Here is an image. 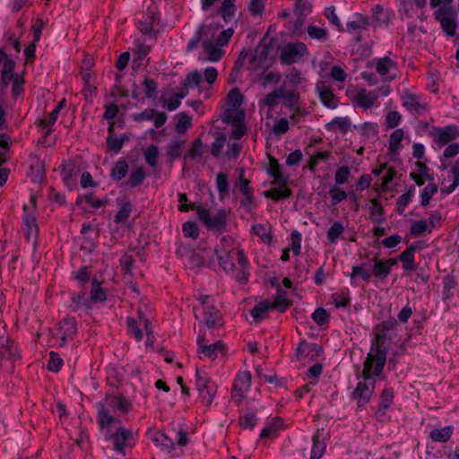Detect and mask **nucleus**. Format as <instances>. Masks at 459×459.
Masks as SVG:
<instances>
[{"label": "nucleus", "mask_w": 459, "mask_h": 459, "mask_svg": "<svg viewBox=\"0 0 459 459\" xmlns=\"http://www.w3.org/2000/svg\"><path fill=\"white\" fill-rule=\"evenodd\" d=\"M270 301L272 302V309H279L281 312H284L290 307V302L286 298V293L281 292L280 290H278V294L274 296L273 299Z\"/></svg>", "instance_id": "nucleus-52"}, {"label": "nucleus", "mask_w": 459, "mask_h": 459, "mask_svg": "<svg viewBox=\"0 0 459 459\" xmlns=\"http://www.w3.org/2000/svg\"><path fill=\"white\" fill-rule=\"evenodd\" d=\"M95 406L97 408V422L100 427L101 429L109 427L115 420V418L109 413V411L104 403L99 402Z\"/></svg>", "instance_id": "nucleus-28"}, {"label": "nucleus", "mask_w": 459, "mask_h": 459, "mask_svg": "<svg viewBox=\"0 0 459 459\" xmlns=\"http://www.w3.org/2000/svg\"><path fill=\"white\" fill-rule=\"evenodd\" d=\"M145 177L144 169L142 167H139L130 173L127 184L132 187H136L142 185Z\"/></svg>", "instance_id": "nucleus-56"}, {"label": "nucleus", "mask_w": 459, "mask_h": 459, "mask_svg": "<svg viewBox=\"0 0 459 459\" xmlns=\"http://www.w3.org/2000/svg\"><path fill=\"white\" fill-rule=\"evenodd\" d=\"M401 101L403 106L414 116H424L429 111V103L426 99L408 90L403 92Z\"/></svg>", "instance_id": "nucleus-9"}, {"label": "nucleus", "mask_w": 459, "mask_h": 459, "mask_svg": "<svg viewBox=\"0 0 459 459\" xmlns=\"http://www.w3.org/2000/svg\"><path fill=\"white\" fill-rule=\"evenodd\" d=\"M218 263L220 266L223 269V271L228 274H232L234 277L238 271V267L237 268L236 257H232L231 254L228 255H216Z\"/></svg>", "instance_id": "nucleus-30"}, {"label": "nucleus", "mask_w": 459, "mask_h": 459, "mask_svg": "<svg viewBox=\"0 0 459 459\" xmlns=\"http://www.w3.org/2000/svg\"><path fill=\"white\" fill-rule=\"evenodd\" d=\"M307 52L304 43L297 42L284 46L281 51L280 58L283 65L297 63Z\"/></svg>", "instance_id": "nucleus-13"}, {"label": "nucleus", "mask_w": 459, "mask_h": 459, "mask_svg": "<svg viewBox=\"0 0 459 459\" xmlns=\"http://www.w3.org/2000/svg\"><path fill=\"white\" fill-rule=\"evenodd\" d=\"M232 131L231 136L238 140L246 134V126L244 125V113L237 112L232 119Z\"/></svg>", "instance_id": "nucleus-37"}, {"label": "nucleus", "mask_w": 459, "mask_h": 459, "mask_svg": "<svg viewBox=\"0 0 459 459\" xmlns=\"http://www.w3.org/2000/svg\"><path fill=\"white\" fill-rule=\"evenodd\" d=\"M248 60L250 70H266L272 65L269 57V49L265 46H257L254 50H242L235 63L234 67L239 69Z\"/></svg>", "instance_id": "nucleus-4"}, {"label": "nucleus", "mask_w": 459, "mask_h": 459, "mask_svg": "<svg viewBox=\"0 0 459 459\" xmlns=\"http://www.w3.org/2000/svg\"><path fill=\"white\" fill-rule=\"evenodd\" d=\"M196 342L198 345L197 352L200 354L201 359L203 355L211 360H214L218 354L224 351V343L221 341L211 344H204V336L201 333L198 334Z\"/></svg>", "instance_id": "nucleus-15"}, {"label": "nucleus", "mask_w": 459, "mask_h": 459, "mask_svg": "<svg viewBox=\"0 0 459 459\" xmlns=\"http://www.w3.org/2000/svg\"><path fill=\"white\" fill-rule=\"evenodd\" d=\"M134 439L133 432L125 428H119L113 435L112 440L114 443V449L119 453L125 454V447L129 446Z\"/></svg>", "instance_id": "nucleus-18"}, {"label": "nucleus", "mask_w": 459, "mask_h": 459, "mask_svg": "<svg viewBox=\"0 0 459 459\" xmlns=\"http://www.w3.org/2000/svg\"><path fill=\"white\" fill-rule=\"evenodd\" d=\"M0 352L4 357L15 358L18 351L13 342L5 336V325L0 321Z\"/></svg>", "instance_id": "nucleus-22"}, {"label": "nucleus", "mask_w": 459, "mask_h": 459, "mask_svg": "<svg viewBox=\"0 0 459 459\" xmlns=\"http://www.w3.org/2000/svg\"><path fill=\"white\" fill-rule=\"evenodd\" d=\"M343 232V225L339 221H334L327 230V238L331 243H336Z\"/></svg>", "instance_id": "nucleus-54"}, {"label": "nucleus", "mask_w": 459, "mask_h": 459, "mask_svg": "<svg viewBox=\"0 0 459 459\" xmlns=\"http://www.w3.org/2000/svg\"><path fill=\"white\" fill-rule=\"evenodd\" d=\"M372 271L375 278L381 281L385 280L390 274L388 267L385 266V263L382 260H378L377 258L374 259Z\"/></svg>", "instance_id": "nucleus-55"}, {"label": "nucleus", "mask_w": 459, "mask_h": 459, "mask_svg": "<svg viewBox=\"0 0 459 459\" xmlns=\"http://www.w3.org/2000/svg\"><path fill=\"white\" fill-rule=\"evenodd\" d=\"M221 46H218L217 43L211 39L204 40L203 42V48L204 52L207 54V57L205 60L211 62L219 61L223 54V51L220 48Z\"/></svg>", "instance_id": "nucleus-29"}, {"label": "nucleus", "mask_w": 459, "mask_h": 459, "mask_svg": "<svg viewBox=\"0 0 459 459\" xmlns=\"http://www.w3.org/2000/svg\"><path fill=\"white\" fill-rule=\"evenodd\" d=\"M235 9L233 0H223L219 9V13L225 22H229L232 20L235 14Z\"/></svg>", "instance_id": "nucleus-47"}, {"label": "nucleus", "mask_w": 459, "mask_h": 459, "mask_svg": "<svg viewBox=\"0 0 459 459\" xmlns=\"http://www.w3.org/2000/svg\"><path fill=\"white\" fill-rule=\"evenodd\" d=\"M118 211L114 217V222L116 224H124L127 221L133 211V205L128 201L117 200Z\"/></svg>", "instance_id": "nucleus-32"}, {"label": "nucleus", "mask_w": 459, "mask_h": 459, "mask_svg": "<svg viewBox=\"0 0 459 459\" xmlns=\"http://www.w3.org/2000/svg\"><path fill=\"white\" fill-rule=\"evenodd\" d=\"M243 101V95L238 88L230 91L227 97V104L232 109H238Z\"/></svg>", "instance_id": "nucleus-50"}, {"label": "nucleus", "mask_w": 459, "mask_h": 459, "mask_svg": "<svg viewBox=\"0 0 459 459\" xmlns=\"http://www.w3.org/2000/svg\"><path fill=\"white\" fill-rule=\"evenodd\" d=\"M58 332L60 334V346L65 344L67 340H72L77 333L76 322L74 318H64L58 324Z\"/></svg>", "instance_id": "nucleus-20"}, {"label": "nucleus", "mask_w": 459, "mask_h": 459, "mask_svg": "<svg viewBox=\"0 0 459 459\" xmlns=\"http://www.w3.org/2000/svg\"><path fill=\"white\" fill-rule=\"evenodd\" d=\"M311 317L317 325L322 326L329 322L330 315L325 308L319 307L312 313Z\"/></svg>", "instance_id": "nucleus-64"}, {"label": "nucleus", "mask_w": 459, "mask_h": 459, "mask_svg": "<svg viewBox=\"0 0 459 459\" xmlns=\"http://www.w3.org/2000/svg\"><path fill=\"white\" fill-rule=\"evenodd\" d=\"M452 3L453 0H430V5L437 8L435 12V17L440 22L447 36H454L457 27L456 13L452 7Z\"/></svg>", "instance_id": "nucleus-5"}, {"label": "nucleus", "mask_w": 459, "mask_h": 459, "mask_svg": "<svg viewBox=\"0 0 459 459\" xmlns=\"http://www.w3.org/2000/svg\"><path fill=\"white\" fill-rule=\"evenodd\" d=\"M150 321L147 318H144L142 314L138 315L137 318L128 317L127 318V331L128 333L131 334L137 342L142 341L143 328L145 329L147 335L152 333V329L150 327Z\"/></svg>", "instance_id": "nucleus-14"}, {"label": "nucleus", "mask_w": 459, "mask_h": 459, "mask_svg": "<svg viewBox=\"0 0 459 459\" xmlns=\"http://www.w3.org/2000/svg\"><path fill=\"white\" fill-rule=\"evenodd\" d=\"M404 137V132L402 128L395 129L389 137V150L391 153H397L401 149V143Z\"/></svg>", "instance_id": "nucleus-46"}, {"label": "nucleus", "mask_w": 459, "mask_h": 459, "mask_svg": "<svg viewBox=\"0 0 459 459\" xmlns=\"http://www.w3.org/2000/svg\"><path fill=\"white\" fill-rule=\"evenodd\" d=\"M160 15L158 8L151 5L146 9L141 20L138 21V29L143 35L156 37L160 31Z\"/></svg>", "instance_id": "nucleus-10"}, {"label": "nucleus", "mask_w": 459, "mask_h": 459, "mask_svg": "<svg viewBox=\"0 0 459 459\" xmlns=\"http://www.w3.org/2000/svg\"><path fill=\"white\" fill-rule=\"evenodd\" d=\"M196 214L198 220L209 231L221 232L227 226V213L223 209H219L214 214H212L209 210L198 206Z\"/></svg>", "instance_id": "nucleus-7"}, {"label": "nucleus", "mask_w": 459, "mask_h": 459, "mask_svg": "<svg viewBox=\"0 0 459 459\" xmlns=\"http://www.w3.org/2000/svg\"><path fill=\"white\" fill-rule=\"evenodd\" d=\"M267 172L272 178H273V181L272 182L273 185H287L288 177L282 174L281 165L273 157L269 159Z\"/></svg>", "instance_id": "nucleus-24"}, {"label": "nucleus", "mask_w": 459, "mask_h": 459, "mask_svg": "<svg viewBox=\"0 0 459 459\" xmlns=\"http://www.w3.org/2000/svg\"><path fill=\"white\" fill-rule=\"evenodd\" d=\"M453 433L451 427L446 426L442 429H435L429 432V437L434 442L445 443L449 440Z\"/></svg>", "instance_id": "nucleus-44"}, {"label": "nucleus", "mask_w": 459, "mask_h": 459, "mask_svg": "<svg viewBox=\"0 0 459 459\" xmlns=\"http://www.w3.org/2000/svg\"><path fill=\"white\" fill-rule=\"evenodd\" d=\"M351 126L348 117H336L325 125V129L333 133L346 134Z\"/></svg>", "instance_id": "nucleus-26"}, {"label": "nucleus", "mask_w": 459, "mask_h": 459, "mask_svg": "<svg viewBox=\"0 0 459 459\" xmlns=\"http://www.w3.org/2000/svg\"><path fill=\"white\" fill-rule=\"evenodd\" d=\"M332 299L336 307H346L351 303V292L349 289H342L332 294Z\"/></svg>", "instance_id": "nucleus-41"}, {"label": "nucleus", "mask_w": 459, "mask_h": 459, "mask_svg": "<svg viewBox=\"0 0 459 459\" xmlns=\"http://www.w3.org/2000/svg\"><path fill=\"white\" fill-rule=\"evenodd\" d=\"M456 133L457 127L455 126H434L429 132L434 140L442 146L450 143L456 136Z\"/></svg>", "instance_id": "nucleus-17"}, {"label": "nucleus", "mask_w": 459, "mask_h": 459, "mask_svg": "<svg viewBox=\"0 0 459 459\" xmlns=\"http://www.w3.org/2000/svg\"><path fill=\"white\" fill-rule=\"evenodd\" d=\"M313 446L311 449L310 459H321L325 452V444L320 440L318 436H313Z\"/></svg>", "instance_id": "nucleus-51"}, {"label": "nucleus", "mask_w": 459, "mask_h": 459, "mask_svg": "<svg viewBox=\"0 0 459 459\" xmlns=\"http://www.w3.org/2000/svg\"><path fill=\"white\" fill-rule=\"evenodd\" d=\"M65 105V100H62L56 108L51 111L48 117H45L41 120L40 124L44 128H47L45 132V136H48L51 133V127L55 125L56 121L58 118L59 113L61 109Z\"/></svg>", "instance_id": "nucleus-31"}, {"label": "nucleus", "mask_w": 459, "mask_h": 459, "mask_svg": "<svg viewBox=\"0 0 459 459\" xmlns=\"http://www.w3.org/2000/svg\"><path fill=\"white\" fill-rule=\"evenodd\" d=\"M282 425L281 418H274L271 423L264 426L260 433V438H272L276 436L277 431Z\"/></svg>", "instance_id": "nucleus-43"}, {"label": "nucleus", "mask_w": 459, "mask_h": 459, "mask_svg": "<svg viewBox=\"0 0 459 459\" xmlns=\"http://www.w3.org/2000/svg\"><path fill=\"white\" fill-rule=\"evenodd\" d=\"M192 119L191 117L188 116L185 112H181L178 114V120L176 124V131L178 134H184L191 126Z\"/></svg>", "instance_id": "nucleus-62"}, {"label": "nucleus", "mask_w": 459, "mask_h": 459, "mask_svg": "<svg viewBox=\"0 0 459 459\" xmlns=\"http://www.w3.org/2000/svg\"><path fill=\"white\" fill-rule=\"evenodd\" d=\"M278 187H273L264 192V196L278 202L281 199L289 198L292 192L290 188L286 187V185H277Z\"/></svg>", "instance_id": "nucleus-35"}, {"label": "nucleus", "mask_w": 459, "mask_h": 459, "mask_svg": "<svg viewBox=\"0 0 459 459\" xmlns=\"http://www.w3.org/2000/svg\"><path fill=\"white\" fill-rule=\"evenodd\" d=\"M378 98L379 94L376 91H368L366 89H359L356 91L352 103L354 106L367 110L375 105Z\"/></svg>", "instance_id": "nucleus-16"}, {"label": "nucleus", "mask_w": 459, "mask_h": 459, "mask_svg": "<svg viewBox=\"0 0 459 459\" xmlns=\"http://www.w3.org/2000/svg\"><path fill=\"white\" fill-rule=\"evenodd\" d=\"M230 185L228 182L227 175L220 172L216 176V189L219 193V197L221 200H223L225 196L229 194Z\"/></svg>", "instance_id": "nucleus-48"}, {"label": "nucleus", "mask_w": 459, "mask_h": 459, "mask_svg": "<svg viewBox=\"0 0 459 459\" xmlns=\"http://www.w3.org/2000/svg\"><path fill=\"white\" fill-rule=\"evenodd\" d=\"M396 326L397 321L394 317H390L387 320L383 321L378 325L379 332L376 333L370 351L368 353L371 354L375 360H378V367H380L382 363L386 362V356L388 353L386 340H391L389 333L394 331Z\"/></svg>", "instance_id": "nucleus-3"}, {"label": "nucleus", "mask_w": 459, "mask_h": 459, "mask_svg": "<svg viewBox=\"0 0 459 459\" xmlns=\"http://www.w3.org/2000/svg\"><path fill=\"white\" fill-rule=\"evenodd\" d=\"M376 70L385 82H392L398 73V64L390 56L374 59Z\"/></svg>", "instance_id": "nucleus-12"}, {"label": "nucleus", "mask_w": 459, "mask_h": 459, "mask_svg": "<svg viewBox=\"0 0 459 459\" xmlns=\"http://www.w3.org/2000/svg\"><path fill=\"white\" fill-rule=\"evenodd\" d=\"M70 299V307L74 312H76L82 307L84 308V301L89 300L88 299L85 298L84 291L72 294Z\"/></svg>", "instance_id": "nucleus-59"}, {"label": "nucleus", "mask_w": 459, "mask_h": 459, "mask_svg": "<svg viewBox=\"0 0 459 459\" xmlns=\"http://www.w3.org/2000/svg\"><path fill=\"white\" fill-rule=\"evenodd\" d=\"M394 389L392 387H385L381 393L380 395V403L378 410L377 411V415L384 416L387 409L390 408L391 404L394 401Z\"/></svg>", "instance_id": "nucleus-33"}, {"label": "nucleus", "mask_w": 459, "mask_h": 459, "mask_svg": "<svg viewBox=\"0 0 459 459\" xmlns=\"http://www.w3.org/2000/svg\"><path fill=\"white\" fill-rule=\"evenodd\" d=\"M398 258L403 262V268L405 272H411L415 269L414 254L408 248L402 252Z\"/></svg>", "instance_id": "nucleus-49"}, {"label": "nucleus", "mask_w": 459, "mask_h": 459, "mask_svg": "<svg viewBox=\"0 0 459 459\" xmlns=\"http://www.w3.org/2000/svg\"><path fill=\"white\" fill-rule=\"evenodd\" d=\"M372 14L374 20L379 24L388 23L394 16V13L390 9L384 8L380 4H376L372 8Z\"/></svg>", "instance_id": "nucleus-38"}, {"label": "nucleus", "mask_w": 459, "mask_h": 459, "mask_svg": "<svg viewBox=\"0 0 459 459\" xmlns=\"http://www.w3.org/2000/svg\"><path fill=\"white\" fill-rule=\"evenodd\" d=\"M384 208L379 203L377 197L371 199L369 207V216L373 222L382 223L385 221Z\"/></svg>", "instance_id": "nucleus-40"}, {"label": "nucleus", "mask_w": 459, "mask_h": 459, "mask_svg": "<svg viewBox=\"0 0 459 459\" xmlns=\"http://www.w3.org/2000/svg\"><path fill=\"white\" fill-rule=\"evenodd\" d=\"M104 404L108 409L127 412L131 409V403L123 396L107 395Z\"/></svg>", "instance_id": "nucleus-25"}, {"label": "nucleus", "mask_w": 459, "mask_h": 459, "mask_svg": "<svg viewBox=\"0 0 459 459\" xmlns=\"http://www.w3.org/2000/svg\"><path fill=\"white\" fill-rule=\"evenodd\" d=\"M273 91L279 97L280 100H284V105L286 107H293L297 100V95L293 91H287L284 86H280L278 88H275Z\"/></svg>", "instance_id": "nucleus-45"}, {"label": "nucleus", "mask_w": 459, "mask_h": 459, "mask_svg": "<svg viewBox=\"0 0 459 459\" xmlns=\"http://www.w3.org/2000/svg\"><path fill=\"white\" fill-rule=\"evenodd\" d=\"M415 187L411 186L406 193L401 195L396 200L397 212L403 214L406 206L411 202L414 195Z\"/></svg>", "instance_id": "nucleus-53"}, {"label": "nucleus", "mask_w": 459, "mask_h": 459, "mask_svg": "<svg viewBox=\"0 0 459 459\" xmlns=\"http://www.w3.org/2000/svg\"><path fill=\"white\" fill-rule=\"evenodd\" d=\"M159 149L156 145L151 144L144 152V159L148 165L156 168L158 164Z\"/></svg>", "instance_id": "nucleus-58"}, {"label": "nucleus", "mask_w": 459, "mask_h": 459, "mask_svg": "<svg viewBox=\"0 0 459 459\" xmlns=\"http://www.w3.org/2000/svg\"><path fill=\"white\" fill-rule=\"evenodd\" d=\"M195 386L199 394L201 402L206 406H210L217 393V385L212 380L210 376L199 369L195 370Z\"/></svg>", "instance_id": "nucleus-8"}, {"label": "nucleus", "mask_w": 459, "mask_h": 459, "mask_svg": "<svg viewBox=\"0 0 459 459\" xmlns=\"http://www.w3.org/2000/svg\"><path fill=\"white\" fill-rule=\"evenodd\" d=\"M128 169L127 161L124 159H120L113 165L110 171V178L115 181H119L126 176Z\"/></svg>", "instance_id": "nucleus-39"}, {"label": "nucleus", "mask_w": 459, "mask_h": 459, "mask_svg": "<svg viewBox=\"0 0 459 459\" xmlns=\"http://www.w3.org/2000/svg\"><path fill=\"white\" fill-rule=\"evenodd\" d=\"M316 91L318 92L319 100L324 106L331 109L337 108L338 100L329 86L325 85L324 82L318 83L316 85Z\"/></svg>", "instance_id": "nucleus-23"}, {"label": "nucleus", "mask_w": 459, "mask_h": 459, "mask_svg": "<svg viewBox=\"0 0 459 459\" xmlns=\"http://www.w3.org/2000/svg\"><path fill=\"white\" fill-rule=\"evenodd\" d=\"M269 310H273L272 302L270 299H265L258 302L250 311V315L255 320H259L264 318Z\"/></svg>", "instance_id": "nucleus-42"}, {"label": "nucleus", "mask_w": 459, "mask_h": 459, "mask_svg": "<svg viewBox=\"0 0 459 459\" xmlns=\"http://www.w3.org/2000/svg\"><path fill=\"white\" fill-rule=\"evenodd\" d=\"M88 299L84 301L86 310L91 309L94 303L104 302L107 299V292L97 279H93L91 281V290Z\"/></svg>", "instance_id": "nucleus-19"}, {"label": "nucleus", "mask_w": 459, "mask_h": 459, "mask_svg": "<svg viewBox=\"0 0 459 459\" xmlns=\"http://www.w3.org/2000/svg\"><path fill=\"white\" fill-rule=\"evenodd\" d=\"M215 255H230L232 257H236L237 264L238 265V271L235 275V280L239 283H246L248 281V260L244 253V250L240 248L235 242L234 238L230 236H223L220 239V244L214 247Z\"/></svg>", "instance_id": "nucleus-2"}, {"label": "nucleus", "mask_w": 459, "mask_h": 459, "mask_svg": "<svg viewBox=\"0 0 459 459\" xmlns=\"http://www.w3.org/2000/svg\"><path fill=\"white\" fill-rule=\"evenodd\" d=\"M251 372L248 370L238 373L231 392L232 399L236 403H241L246 397L251 386Z\"/></svg>", "instance_id": "nucleus-11"}, {"label": "nucleus", "mask_w": 459, "mask_h": 459, "mask_svg": "<svg viewBox=\"0 0 459 459\" xmlns=\"http://www.w3.org/2000/svg\"><path fill=\"white\" fill-rule=\"evenodd\" d=\"M369 22L366 16L361 13H355L352 16V20L348 22L346 28L348 31L353 30H366L368 29Z\"/></svg>", "instance_id": "nucleus-36"}, {"label": "nucleus", "mask_w": 459, "mask_h": 459, "mask_svg": "<svg viewBox=\"0 0 459 459\" xmlns=\"http://www.w3.org/2000/svg\"><path fill=\"white\" fill-rule=\"evenodd\" d=\"M15 63L11 59H6L2 68V81L4 83L11 82L13 77Z\"/></svg>", "instance_id": "nucleus-60"}, {"label": "nucleus", "mask_w": 459, "mask_h": 459, "mask_svg": "<svg viewBox=\"0 0 459 459\" xmlns=\"http://www.w3.org/2000/svg\"><path fill=\"white\" fill-rule=\"evenodd\" d=\"M182 230L186 238L196 239L199 237V230L196 222L194 221H187L183 224Z\"/></svg>", "instance_id": "nucleus-63"}, {"label": "nucleus", "mask_w": 459, "mask_h": 459, "mask_svg": "<svg viewBox=\"0 0 459 459\" xmlns=\"http://www.w3.org/2000/svg\"><path fill=\"white\" fill-rule=\"evenodd\" d=\"M209 296H200L198 300L200 306L195 307V316L199 320V325H204L209 329L217 325H221V312L213 306L209 304Z\"/></svg>", "instance_id": "nucleus-6"}, {"label": "nucleus", "mask_w": 459, "mask_h": 459, "mask_svg": "<svg viewBox=\"0 0 459 459\" xmlns=\"http://www.w3.org/2000/svg\"><path fill=\"white\" fill-rule=\"evenodd\" d=\"M331 205L334 206L347 198V193L338 187L336 185L332 186L329 190Z\"/></svg>", "instance_id": "nucleus-57"}, {"label": "nucleus", "mask_w": 459, "mask_h": 459, "mask_svg": "<svg viewBox=\"0 0 459 459\" xmlns=\"http://www.w3.org/2000/svg\"><path fill=\"white\" fill-rule=\"evenodd\" d=\"M201 81V74L195 70L186 74V79L183 82V86L185 89H193L199 85Z\"/></svg>", "instance_id": "nucleus-61"}, {"label": "nucleus", "mask_w": 459, "mask_h": 459, "mask_svg": "<svg viewBox=\"0 0 459 459\" xmlns=\"http://www.w3.org/2000/svg\"><path fill=\"white\" fill-rule=\"evenodd\" d=\"M127 139L126 135L120 137L115 135L113 126H110L108 127V135L106 139L108 150L113 153H118Z\"/></svg>", "instance_id": "nucleus-27"}, {"label": "nucleus", "mask_w": 459, "mask_h": 459, "mask_svg": "<svg viewBox=\"0 0 459 459\" xmlns=\"http://www.w3.org/2000/svg\"><path fill=\"white\" fill-rule=\"evenodd\" d=\"M378 360H375L371 354H368L363 363L361 373L362 380L358 382L352 396L357 400L358 407H364L370 400L376 388V377L382 374L385 363L378 367Z\"/></svg>", "instance_id": "nucleus-1"}, {"label": "nucleus", "mask_w": 459, "mask_h": 459, "mask_svg": "<svg viewBox=\"0 0 459 459\" xmlns=\"http://www.w3.org/2000/svg\"><path fill=\"white\" fill-rule=\"evenodd\" d=\"M152 443L163 452H171L174 449V441L162 432H157L152 437Z\"/></svg>", "instance_id": "nucleus-34"}, {"label": "nucleus", "mask_w": 459, "mask_h": 459, "mask_svg": "<svg viewBox=\"0 0 459 459\" xmlns=\"http://www.w3.org/2000/svg\"><path fill=\"white\" fill-rule=\"evenodd\" d=\"M320 347L316 343L300 341L296 349V356L299 360L309 359L313 360L318 354Z\"/></svg>", "instance_id": "nucleus-21"}]
</instances>
